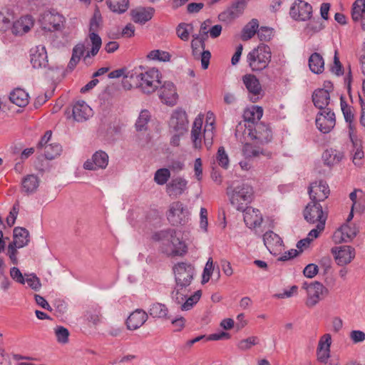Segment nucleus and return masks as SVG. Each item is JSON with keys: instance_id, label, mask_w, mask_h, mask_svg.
<instances>
[{"instance_id": "5fc2aeb1", "label": "nucleus", "mask_w": 365, "mask_h": 365, "mask_svg": "<svg viewBox=\"0 0 365 365\" xmlns=\"http://www.w3.org/2000/svg\"><path fill=\"white\" fill-rule=\"evenodd\" d=\"M25 282H26L29 287L34 291L40 290L41 287V283L40 279L34 273L25 274Z\"/></svg>"}, {"instance_id": "cd10ccee", "label": "nucleus", "mask_w": 365, "mask_h": 365, "mask_svg": "<svg viewBox=\"0 0 365 365\" xmlns=\"http://www.w3.org/2000/svg\"><path fill=\"white\" fill-rule=\"evenodd\" d=\"M242 81L248 92L254 96H257L253 101L255 102L259 98L258 95L262 91L259 80L253 74H246L242 76Z\"/></svg>"}, {"instance_id": "e2e57ef3", "label": "nucleus", "mask_w": 365, "mask_h": 365, "mask_svg": "<svg viewBox=\"0 0 365 365\" xmlns=\"http://www.w3.org/2000/svg\"><path fill=\"white\" fill-rule=\"evenodd\" d=\"M331 71L336 76H341L344 74V69L339 61L337 50H335L334 52V63L331 67Z\"/></svg>"}, {"instance_id": "6e6552de", "label": "nucleus", "mask_w": 365, "mask_h": 365, "mask_svg": "<svg viewBox=\"0 0 365 365\" xmlns=\"http://www.w3.org/2000/svg\"><path fill=\"white\" fill-rule=\"evenodd\" d=\"M176 284L189 287L195 274V267L189 263L178 262L173 267Z\"/></svg>"}, {"instance_id": "09e8293b", "label": "nucleus", "mask_w": 365, "mask_h": 365, "mask_svg": "<svg viewBox=\"0 0 365 365\" xmlns=\"http://www.w3.org/2000/svg\"><path fill=\"white\" fill-rule=\"evenodd\" d=\"M89 36L92 43V48L91 51L87 53L86 56H85V59L90 57L91 56H96L99 51L102 44L101 38L96 33L91 32L90 33Z\"/></svg>"}, {"instance_id": "de8ad7c7", "label": "nucleus", "mask_w": 365, "mask_h": 365, "mask_svg": "<svg viewBox=\"0 0 365 365\" xmlns=\"http://www.w3.org/2000/svg\"><path fill=\"white\" fill-rule=\"evenodd\" d=\"M62 152V146L57 143H51L45 146L44 155L48 160H53L60 155Z\"/></svg>"}, {"instance_id": "473e14b6", "label": "nucleus", "mask_w": 365, "mask_h": 365, "mask_svg": "<svg viewBox=\"0 0 365 365\" xmlns=\"http://www.w3.org/2000/svg\"><path fill=\"white\" fill-rule=\"evenodd\" d=\"M85 319L93 326H97L101 322V307L98 304L88 307L84 314Z\"/></svg>"}, {"instance_id": "a18cd8bd", "label": "nucleus", "mask_w": 365, "mask_h": 365, "mask_svg": "<svg viewBox=\"0 0 365 365\" xmlns=\"http://www.w3.org/2000/svg\"><path fill=\"white\" fill-rule=\"evenodd\" d=\"M44 20L45 21H48L50 24L48 27L44 26V29L49 31H55L60 29V23L62 22V16L58 14L48 13L45 15Z\"/></svg>"}, {"instance_id": "49530a36", "label": "nucleus", "mask_w": 365, "mask_h": 365, "mask_svg": "<svg viewBox=\"0 0 365 365\" xmlns=\"http://www.w3.org/2000/svg\"><path fill=\"white\" fill-rule=\"evenodd\" d=\"M150 113L148 110H143L136 120L135 128L138 131H145L148 129L147 125L150 120Z\"/></svg>"}, {"instance_id": "4c0bfd02", "label": "nucleus", "mask_w": 365, "mask_h": 365, "mask_svg": "<svg viewBox=\"0 0 365 365\" xmlns=\"http://www.w3.org/2000/svg\"><path fill=\"white\" fill-rule=\"evenodd\" d=\"M263 115V109L260 106H253L244 113L245 124L256 123L259 122Z\"/></svg>"}, {"instance_id": "6ab92c4d", "label": "nucleus", "mask_w": 365, "mask_h": 365, "mask_svg": "<svg viewBox=\"0 0 365 365\" xmlns=\"http://www.w3.org/2000/svg\"><path fill=\"white\" fill-rule=\"evenodd\" d=\"M331 338L329 334L323 335L318 344L317 349V359L324 365H331L327 364V360L330 356V346Z\"/></svg>"}, {"instance_id": "69168bd1", "label": "nucleus", "mask_w": 365, "mask_h": 365, "mask_svg": "<svg viewBox=\"0 0 365 365\" xmlns=\"http://www.w3.org/2000/svg\"><path fill=\"white\" fill-rule=\"evenodd\" d=\"M319 272L318 266L315 264H309L304 269V275L308 278H313Z\"/></svg>"}, {"instance_id": "37998d69", "label": "nucleus", "mask_w": 365, "mask_h": 365, "mask_svg": "<svg viewBox=\"0 0 365 365\" xmlns=\"http://www.w3.org/2000/svg\"><path fill=\"white\" fill-rule=\"evenodd\" d=\"M109 9L115 13L123 14L128 8V0H106Z\"/></svg>"}, {"instance_id": "e433bc0d", "label": "nucleus", "mask_w": 365, "mask_h": 365, "mask_svg": "<svg viewBox=\"0 0 365 365\" xmlns=\"http://www.w3.org/2000/svg\"><path fill=\"white\" fill-rule=\"evenodd\" d=\"M309 67L314 73H322L324 69L323 57L319 53H312L309 58Z\"/></svg>"}, {"instance_id": "20e7f679", "label": "nucleus", "mask_w": 365, "mask_h": 365, "mask_svg": "<svg viewBox=\"0 0 365 365\" xmlns=\"http://www.w3.org/2000/svg\"><path fill=\"white\" fill-rule=\"evenodd\" d=\"M243 135L245 138L247 136L251 140H256L258 143L263 144L267 143L272 139V130L269 127L262 122L256 123H250L248 125L241 123L237 127L235 135L238 138L240 134V130L243 129Z\"/></svg>"}, {"instance_id": "c85d7f7f", "label": "nucleus", "mask_w": 365, "mask_h": 365, "mask_svg": "<svg viewBox=\"0 0 365 365\" xmlns=\"http://www.w3.org/2000/svg\"><path fill=\"white\" fill-rule=\"evenodd\" d=\"M34 25L31 16H25L14 21L12 25V33L14 35H22L27 33Z\"/></svg>"}, {"instance_id": "bf43d9fd", "label": "nucleus", "mask_w": 365, "mask_h": 365, "mask_svg": "<svg viewBox=\"0 0 365 365\" xmlns=\"http://www.w3.org/2000/svg\"><path fill=\"white\" fill-rule=\"evenodd\" d=\"M148 58L152 60L168 61H170V55L168 52L166 51L153 50L149 53Z\"/></svg>"}, {"instance_id": "393cba45", "label": "nucleus", "mask_w": 365, "mask_h": 365, "mask_svg": "<svg viewBox=\"0 0 365 365\" xmlns=\"http://www.w3.org/2000/svg\"><path fill=\"white\" fill-rule=\"evenodd\" d=\"M154 12L155 9L152 7H140L132 10L130 15L135 23L144 24L153 18Z\"/></svg>"}, {"instance_id": "2eb2a0df", "label": "nucleus", "mask_w": 365, "mask_h": 365, "mask_svg": "<svg viewBox=\"0 0 365 365\" xmlns=\"http://www.w3.org/2000/svg\"><path fill=\"white\" fill-rule=\"evenodd\" d=\"M248 0H235L232 5L219 14V19L224 21H230L240 15L245 10Z\"/></svg>"}, {"instance_id": "052dcab7", "label": "nucleus", "mask_w": 365, "mask_h": 365, "mask_svg": "<svg viewBox=\"0 0 365 365\" xmlns=\"http://www.w3.org/2000/svg\"><path fill=\"white\" fill-rule=\"evenodd\" d=\"M214 267H213V261L211 257H210L205 264V267L203 270L202 277V284H204L207 283L212 274Z\"/></svg>"}, {"instance_id": "b1692460", "label": "nucleus", "mask_w": 365, "mask_h": 365, "mask_svg": "<svg viewBox=\"0 0 365 365\" xmlns=\"http://www.w3.org/2000/svg\"><path fill=\"white\" fill-rule=\"evenodd\" d=\"M312 101L315 107L320 110L329 109L330 94L327 89L318 88L312 94Z\"/></svg>"}, {"instance_id": "f8f14e48", "label": "nucleus", "mask_w": 365, "mask_h": 365, "mask_svg": "<svg viewBox=\"0 0 365 365\" xmlns=\"http://www.w3.org/2000/svg\"><path fill=\"white\" fill-rule=\"evenodd\" d=\"M335 114L331 108L320 110L316 118V125L323 133H329L335 126Z\"/></svg>"}, {"instance_id": "338daca9", "label": "nucleus", "mask_w": 365, "mask_h": 365, "mask_svg": "<svg viewBox=\"0 0 365 365\" xmlns=\"http://www.w3.org/2000/svg\"><path fill=\"white\" fill-rule=\"evenodd\" d=\"M10 275L11 278L16 282L24 284L25 283V278L23 277L20 269L16 267L11 268Z\"/></svg>"}, {"instance_id": "bb28decb", "label": "nucleus", "mask_w": 365, "mask_h": 365, "mask_svg": "<svg viewBox=\"0 0 365 365\" xmlns=\"http://www.w3.org/2000/svg\"><path fill=\"white\" fill-rule=\"evenodd\" d=\"M351 19L354 22H361L362 30L365 31V0H356L351 7Z\"/></svg>"}, {"instance_id": "0eeeda50", "label": "nucleus", "mask_w": 365, "mask_h": 365, "mask_svg": "<svg viewBox=\"0 0 365 365\" xmlns=\"http://www.w3.org/2000/svg\"><path fill=\"white\" fill-rule=\"evenodd\" d=\"M189 216V210L180 201L172 202L167 214L168 221L174 226L185 225L188 222Z\"/></svg>"}, {"instance_id": "c9c22d12", "label": "nucleus", "mask_w": 365, "mask_h": 365, "mask_svg": "<svg viewBox=\"0 0 365 365\" xmlns=\"http://www.w3.org/2000/svg\"><path fill=\"white\" fill-rule=\"evenodd\" d=\"M9 100L17 106L24 107L29 103V94L21 88H16L10 93Z\"/></svg>"}, {"instance_id": "4468645a", "label": "nucleus", "mask_w": 365, "mask_h": 365, "mask_svg": "<svg viewBox=\"0 0 365 365\" xmlns=\"http://www.w3.org/2000/svg\"><path fill=\"white\" fill-rule=\"evenodd\" d=\"M308 192L311 201L319 203L328 198L330 190L325 181L319 180L310 184Z\"/></svg>"}, {"instance_id": "603ef678", "label": "nucleus", "mask_w": 365, "mask_h": 365, "mask_svg": "<svg viewBox=\"0 0 365 365\" xmlns=\"http://www.w3.org/2000/svg\"><path fill=\"white\" fill-rule=\"evenodd\" d=\"M170 177V172L168 168L157 170L154 175L155 182L160 185L165 184Z\"/></svg>"}, {"instance_id": "6e6d98bb", "label": "nucleus", "mask_w": 365, "mask_h": 365, "mask_svg": "<svg viewBox=\"0 0 365 365\" xmlns=\"http://www.w3.org/2000/svg\"><path fill=\"white\" fill-rule=\"evenodd\" d=\"M258 343L259 339L257 336H250L240 340L237 344V348L241 351H246L251 349L252 346L258 344Z\"/></svg>"}, {"instance_id": "412c9836", "label": "nucleus", "mask_w": 365, "mask_h": 365, "mask_svg": "<svg viewBox=\"0 0 365 365\" xmlns=\"http://www.w3.org/2000/svg\"><path fill=\"white\" fill-rule=\"evenodd\" d=\"M336 248H332L331 252L334 255L337 264L343 266L351 262L355 256L354 249L351 246H341L336 251Z\"/></svg>"}, {"instance_id": "2f4dec72", "label": "nucleus", "mask_w": 365, "mask_h": 365, "mask_svg": "<svg viewBox=\"0 0 365 365\" xmlns=\"http://www.w3.org/2000/svg\"><path fill=\"white\" fill-rule=\"evenodd\" d=\"M263 241L264 245L271 253L272 251L277 250V247H282L283 244L282 238L271 230L267 231L264 234Z\"/></svg>"}, {"instance_id": "1a4fd4ad", "label": "nucleus", "mask_w": 365, "mask_h": 365, "mask_svg": "<svg viewBox=\"0 0 365 365\" xmlns=\"http://www.w3.org/2000/svg\"><path fill=\"white\" fill-rule=\"evenodd\" d=\"M327 216V212L323 210L322 206L319 202L310 201L304 210V217L311 224L320 222L326 223Z\"/></svg>"}, {"instance_id": "a878e982", "label": "nucleus", "mask_w": 365, "mask_h": 365, "mask_svg": "<svg viewBox=\"0 0 365 365\" xmlns=\"http://www.w3.org/2000/svg\"><path fill=\"white\" fill-rule=\"evenodd\" d=\"M91 108L85 101H81L76 102L72 109L73 117L78 122L86 120L91 115Z\"/></svg>"}, {"instance_id": "72a5a7b5", "label": "nucleus", "mask_w": 365, "mask_h": 365, "mask_svg": "<svg viewBox=\"0 0 365 365\" xmlns=\"http://www.w3.org/2000/svg\"><path fill=\"white\" fill-rule=\"evenodd\" d=\"M40 180L35 175H27L22 179L21 190L27 195L35 192L39 186Z\"/></svg>"}, {"instance_id": "5701e85b", "label": "nucleus", "mask_w": 365, "mask_h": 365, "mask_svg": "<svg viewBox=\"0 0 365 365\" xmlns=\"http://www.w3.org/2000/svg\"><path fill=\"white\" fill-rule=\"evenodd\" d=\"M148 314L143 309H138L133 312L126 320V326L129 330L140 328L148 319Z\"/></svg>"}, {"instance_id": "4d7b16f0", "label": "nucleus", "mask_w": 365, "mask_h": 365, "mask_svg": "<svg viewBox=\"0 0 365 365\" xmlns=\"http://www.w3.org/2000/svg\"><path fill=\"white\" fill-rule=\"evenodd\" d=\"M216 159L220 166L225 169L228 168L230 160L224 147L222 146L218 148Z\"/></svg>"}, {"instance_id": "f03ea898", "label": "nucleus", "mask_w": 365, "mask_h": 365, "mask_svg": "<svg viewBox=\"0 0 365 365\" xmlns=\"http://www.w3.org/2000/svg\"><path fill=\"white\" fill-rule=\"evenodd\" d=\"M135 83V88L143 93H154L161 86L160 73L155 68L145 70L143 66L134 68V72L128 76Z\"/></svg>"}, {"instance_id": "864d4df0", "label": "nucleus", "mask_w": 365, "mask_h": 365, "mask_svg": "<svg viewBox=\"0 0 365 365\" xmlns=\"http://www.w3.org/2000/svg\"><path fill=\"white\" fill-rule=\"evenodd\" d=\"M214 127H213V122H211L209 125L207 124L204 129V133H203V138H204V143L207 149H210L213 143V138H214Z\"/></svg>"}, {"instance_id": "a19ab883", "label": "nucleus", "mask_w": 365, "mask_h": 365, "mask_svg": "<svg viewBox=\"0 0 365 365\" xmlns=\"http://www.w3.org/2000/svg\"><path fill=\"white\" fill-rule=\"evenodd\" d=\"M148 313L153 318H168V309L165 304L159 302L152 304Z\"/></svg>"}, {"instance_id": "7ed1b4c3", "label": "nucleus", "mask_w": 365, "mask_h": 365, "mask_svg": "<svg viewBox=\"0 0 365 365\" xmlns=\"http://www.w3.org/2000/svg\"><path fill=\"white\" fill-rule=\"evenodd\" d=\"M226 194L230 204L238 211L244 212L253 199L254 191L251 185L241 183L236 186H229Z\"/></svg>"}, {"instance_id": "680f3d73", "label": "nucleus", "mask_w": 365, "mask_h": 365, "mask_svg": "<svg viewBox=\"0 0 365 365\" xmlns=\"http://www.w3.org/2000/svg\"><path fill=\"white\" fill-rule=\"evenodd\" d=\"M257 36L261 41H269L273 34V29L267 26H262L257 31Z\"/></svg>"}, {"instance_id": "9d476101", "label": "nucleus", "mask_w": 365, "mask_h": 365, "mask_svg": "<svg viewBox=\"0 0 365 365\" xmlns=\"http://www.w3.org/2000/svg\"><path fill=\"white\" fill-rule=\"evenodd\" d=\"M192 36L191 48L192 56L197 59L200 57L202 68L205 70L209 66L211 53L209 51L205 50V43L203 42V38L200 40V38L197 34H193Z\"/></svg>"}, {"instance_id": "423d86ee", "label": "nucleus", "mask_w": 365, "mask_h": 365, "mask_svg": "<svg viewBox=\"0 0 365 365\" xmlns=\"http://www.w3.org/2000/svg\"><path fill=\"white\" fill-rule=\"evenodd\" d=\"M190 292L188 287L176 284L171 292L172 299L177 304H181V310L188 311L200 300L202 292L197 290L193 294L187 297Z\"/></svg>"}, {"instance_id": "0e129e2a", "label": "nucleus", "mask_w": 365, "mask_h": 365, "mask_svg": "<svg viewBox=\"0 0 365 365\" xmlns=\"http://www.w3.org/2000/svg\"><path fill=\"white\" fill-rule=\"evenodd\" d=\"M134 72V69L131 71H128L124 75L123 78L122 80V86L125 90H130L132 88H135V83H133L132 78H130L128 76Z\"/></svg>"}, {"instance_id": "aec40b11", "label": "nucleus", "mask_w": 365, "mask_h": 365, "mask_svg": "<svg viewBox=\"0 0 365 365\" xmlns=\"http://www.w3.org/2000/svg\"><path fill=\"white\" fill-rule=\"evenodd\" d=\"M108 163V154L104 151L98 150L93 155L91 159H88L84 163L83 168L86 170L104 169Z\"/></svg>"}, {"instance_id": "9b49d317", "label": "nucleus", "mask_w": 365, "mask_h": 365, "mask_svg": "<svg viewBox=\"0 0 365 365\" xmlns=\"http://www.w3.org/2000/svg\"><path fill=\"white\" fill-rule=\"evenodd\" d=\"M289 14L296 21L309 20L312 15V6L304 1L295 0L290 8Z\"/></svg>"}, {"instance_id": "ddd939ff", "label": "nucleus", "mask_w": 365, "mask_h": 365, "mask_svg": "<svg viewBox=\"0 0 365 365\" xmlns=\"http://www.w3.org/2000/svg\"><path fill=\"white\" fill-rule=\"evenodd\" d=\"M170 129L173 133L184 134L187 131L188 120L186 112L181 109L175 110L170 119Z\"/></svg>"}, {"instance_id": "c756f323", "label": "nucleus", "mask_w": 365, "mask_h": 365, "mask_svg": "<svg viewBox=\"0 0 365 365\" xmlns=\"http://www.w3.org/2000/svg\"><path fill=\"white\" fill-rule=\"evenodd\" d=\"M160 98L166 104H172L176 101L178 94L173 83L166 81L163 85L161 84Z\"/></svg>"}, {"instance_id": "ea45409f", "label": "nucleus", "mask_w": 365, "mask_h": 365, "mask_svg": "<svg viewBox=\"0 0 365 365\" xmlns=\"http://www.w3.org/2000/svg\"><path fill=\"white\" fill-rule=\"evenodd\" d=\"M14 239L17 241L19 248H22L29 242V232L24 227H16L14 229Z\"/></svg>"}, {"instance_id": "774afa93", "label": "nucleus", "mask_w": 365, "mask_h": 365, "mask_svg": "<svg viewBox=\"0 0 365 365\" xmlns=\"http://www.w3.org/2000/svg\"><path fill=\"white\" fill-rule=\"evenodd\" d=\"M101 21V15H98V14L96 12L94 14L93 18L90 21V28H89L90 33H91V32L96 33L98 31V28L100 26Z\"/></svg>"}, {"instance_id": "3c124183", "label": "nucleus", "mask_w": 365, "mask_h": 365, "mask_svg": "<svg viewBox=\"0 0 365 365\" xmlns=\"http://www.w3.org/2000/svg\"><path fill=\"white\" fill-rule=\"evenodd\" d=\"M242 153L246 158H251L258 157L260 154H263V150L259 147H255L250 143H246L243 146Z\"/></svg>"}, {"instance_id": "a211bd4d", "label": "nucleus", "mask_w": 365, "mask_h": 365, "mask_svg": "<svg viewBox=\"0 0 365 365\" xmlns=\"http://www.w3.org/2000/svg\"><path fill=\"white\" fill-rule=\"evenodd\" d=\"M31 52V63L34 68H46L48 64V56L45 46L42 45L32 48Z\"/></svg>"}, {"instance_id": "c03bdc74", "label": "nucleus", "mask_w": 365, "mask_h": 365, "mask_svg": "<svg viewBox=\"0 0 365 365\" xmlns=\"http://www.w3.org/2000/svg\"><path fill=\"white\" fill-rule=\"evenodd\" d=\"M193 31L192 24L180 23L176 27V34L183 41H188L190 34Z\"/></svg>"}, {"instance_id": "8fccbe9b", "label": "nucleus", "mask_w": 365, "mask_h": 365, "mask_svg": "<svg viewBox=\"0 0 365 365\" xmlns=\"http://www.w3.org/2000/svg\"><path fill=\"white\" fill-rule=\"evenodd\" d=\"M14 17L8 9L0 11V31H6L11 27Z\"/></svg>"}, {"instance_id": "79ce46f5", "label": "nucleus", "mask_w": 365, "mask_h": 365, "mask_svg": "<svg viewBox=\"0 0 365 365\" xmlns=\"http://www.w3.org/2000/svg\"><path fill=\"white\" fill-rule=\"evenodd\" d=\"M340 105H341V109L343 113L344 119H345L346 122L349 123V130H353V126L351 125V123L353 122V120L354 119L353 108L346 103V102L344 100V98L343 96H341V98H340Z\"/></svg>"}, {"instance_id": "f257e3e1", "label": "nucleus", "mask_w": 365, "mask_h": 365, "mask_svg": "<svg viewBox=\"0 0 365 365\" xmlns=\"http://www.w3.org/2000/svg\"><path fill=\"white\" fill-rule=\"evenodd\" d=\"M153 239L161 242V250L170 255H182L187 252V246L182 240V234L174 229H167L155 232Z\"/></svg>"}, {"instance_id": "7c9ffc66", "label": "nucleus", "mask_w": 365, "mask_h": 365, "mask_svg": "<svg viewBox=\"0 0 365 365\" xmlns=\"http://www.w3.org/2000/svg\"><path fill=\"white\" fill-rule=\"evenodd\" d=\"M243 212L244 221L247 226L256 227L262 222V217L259 214V210L248 207Z\"/></svg>"}, {"instance_id": "4be33fe9", "label": "nucleus", "mask_w": 365, "mask_h": 365, "mask_svg": "<svg viewBox=\"0 0 365 365\" xmlns=\"http://www.w3.org/2000/svg\"><path fill=\"white\" fill-rule=\"evenodd\" d=\"M187 181L181 178H173L166 185V192L173 197L176 198L187 190Z\"/></svg>"}, {"instance_id": "f704fd0d", "label": "nucleus", "mask_w": 365, "mask_h": 365, "mask_svg": "<svg viewBox=\"0 0 365 365\" xmlns=\"http://www.w3.org/2000/svg\"><path fill=\"white\" fill-rule=\"evenodd\" d=\"M343 157L344 155L341 152L333 148L327 149L322 154L324 163L329 167H332L339 163Z\"/></svg>"}, {"instance_id": "39448f33", "label": "nucleus", "mask_w": 365, "mask_h": 365, "mask_svg": "<svg viewBox=\"0 0 365 365\" xmlns=\"http://www.w3.org/2000/svg\"><path fill=\"white\" fill-rule=\"evenodd\" d=\"M271 49L268 45L263 43L253 48L246 57L249 67L255 72L265 69L271 61Z\"/></svg>"}, {"instance_id": "13d9d810", "label": "nucleus", "mask_w": 365, "mask_h": 365, "mask_svg": "<svg viewBox=\"0 0 365 365\" xmlns=\"http://www.w3.org/2000/svg\"><path fill=\"white\" fill-rule=\"evenodd\" d=\"M55 334L58 342L66 344L68 341L69 331L68 329L59 326L55 328Z\"/></svg>"}, {"instance_id": "58836bf2", "label": "nucleus", "mask_w": 365, "mask_h": 365, "mask_svg": "<svg viewBox=\"0 0 365 365\" xmlns=\"http://www.w3.org/2000/svg\"><path fill=\"white\" fill-rule=\"evenodd\" d=\"M259 29V21L257 19H252L242 29L241 38L246 41L252 38Z\"/></svg>"}, {"instance_id": "dca6fc26", "label": "nucleus", "mask_w": 365, "mask_h": 365, "mask_svg": "<svg viewBox=\"0 0 365 365\" xmlns=\"http://www.w3.org/2000/svg\"><path fill=\"white\" fill-rule=\"evenodd\" d=\"M359 227L356 225H342L334 234L336 242H347L351 241L359 233Z\"/></svg>"}, {"instance_id": "f3484780", "label": "nucleus", "mask_w": 365, "mask_h": 365, "mask_svg": "<svg viewBox=\"0 0 365 365\" xmlns=\"http://www.w3.org/2000/svg\"><path fill=\"white\" fill-rule=\"evenodd\" d=\"M324 293L327 294L328 289L321 282L315 281L311 283L310 288L308 289L306 305L308 307H314L322 299L321 295Z\"/></svg>"}]
</instances>
